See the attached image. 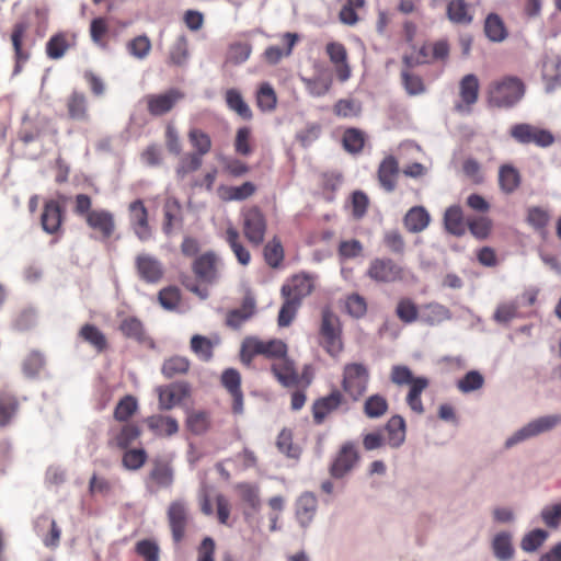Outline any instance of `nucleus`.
Returning a JSON list of instances; mask_svg holds the SVG:
<instances>
[{"instance_id":"obj_15","label":"nucleus","mask_w":561,"mask_h":561,"mask_svg":"<svg viewBox=\"0 0 561 561\" xmlns=\"http://www.w3.org/2000/svg\"><path fill=\"white\" fill-rule=\"evenodd\" d=\"M135 268L139 279L147 284H158L164 275L162 262L148 253H140L135 257Z\"/></svg>"},{"instance_id":"obj_33","label":"nucleus","mask_w":561,"mask_h":561,"mask_svg":"<svg viewBox=\"0 0 561 561\" xmlns=\"http://www.w3.org/2000/svg\"><path fill=\"white\" fill-rule=\"evenodd\" d=\"M522 183L520 172L512 164H502L499 169V186L505 194L514 193Z\"/></svg>"},{"instance_id":"obj_46","label":"nucleus","mask_w":561,"mask_h":561,"mask_svg":"<svg viewBox=\"0 0 561 561\" xmlns=\"http://www.w3.org/2000/svg\"><path fill=\"white\" fill-rule=\"evenodd\" d=\"M265 263L272 268H278L285 257L284 248L278 237L270 240L263 249Z\"/></svg>"},{"instance_id":"obj_40","label":"nucleus","mask_w":561,"mask_h":561,"mask_svg":"<svg viewBox=\"0 0 561 561\" xmlns=\"http://www.w3.org/2000/svg\"><path fill=\"white\" fill-rule=\"evenodd\" d=\"M225 239L236 255L238 262L243 266L249 265L251 262V254L249 250L241 243L240 233L233 226L230 225L226 229Z\"/></svg>"},{"instance_id":"obj_31","label":"nucleus","mask_w":561,"mask_h":561,"mask_svg":"<svg viewBox=\"0 0 561 561\" xmlns=\"http://www.w3.org/2000/svg\"><path fill=\"white\" fill-rule=\"evenodd\" d=\"M255 312V300L252 296L247 295L243 298L240 308L232 309L227 314V324L233 329L240 328Z\"/></svg>"},{"instance_id":"obj_47","label":"nucleus","mask_w":561,"mask_h":561,"mask_svg":"<svg viewBox=\"0 0 561 561\" xmlns=\"http://www.w3.org/2000/svg\"><path fill=\"white\" fill-rule=\"evenodd\" d=\"M484 32L486 37L492 42H503L507 37V30L496 13H490L484 22Z\"/></svg>"},{"instance_id":"obj_12","label":"nucleus","mask_w":561,"mask_h":561,"mask_svg":"<svg viewBox=\"0 0 561 561\" xmlns=\"http://www.w3.org/2000/svg\"><path fill=\"white\" fill-rule=\"evenodd\" d=\"M129 225L139 241L146 242L152 238V227L149 224V211L142 199L138 198L129 203Z\"/></svg>"},{"instance_id":"obj_22","label":"nucleus","mask_w":561,"mask_h":561,"mask_svg":"<svg viewBox=\"0 0 561 561\" xmlns=\"http://www.w3.org/2000/svg\"><path fill=\"white\" fill-rule=\"evenodd\" d=\"M221 383L232 397V412L241 414L243 412V393L241 390V375L234 368L224 370Z\"/></svg>"},{"instance_id":"obj_43","label":"nucleus","mask_w":561,"mask_h":561,"mask_svg":"<svg viewBox=\"0 0 561 561\" xmlns=\"http://www.w3.org/2000/svg\"><path fill=\"white\" fill-rule=\"evenodd\" d=\"M19 400L9 391H0V427L10 424L19 411Z\"/></svg>"},{"instance_id":"obj_1","label":"nucleus","mask_w":561,"mask_h":561,"mask_svg":"<svg viewBox=\"0 0 561 561\" xmlns=\"http://www.w3.org/2000/svg\"><path fill=\"white\" fill-rule=\"evenodd\" d=\"M390 380L397 386L409 385V392L407 394V404L409 408L417 413H424L421 394L428 387L430 380L426 377H414L412 370L405 365H393L390 371Z\"/></svg>"},{"instance_id":"obj_21","label":"nucleus","mask_w":561,"mask_h":561,"mask_svg":"<svg viewBox=\"0 0 561 561\" xmlns=\"http://www.w3.org/2000/svg\"><path fill=\"white\" fill-rule=\"evenodd\" d=\"M85 222L90 229L100 234L102 240H108L116 230L114 214L107 209H93Z\"/></svg>"},{"instance_id":"obj_8","label":"nucleus","mask_w":561,"mask_h":561,"mask_svg":"<svg viewBox=\"0 0 561 561\" xmlns=\"http://www.w3.org/2000/svg\"><path fill=\"white\" fill-rule=\"evenodd\" d=\"M510 135L522 145L534 144L542 148L551 146L556 140L551 131L527 123L512 126Z\"/></svg>"},{"instance_id":"obj_59","label":"nucleus","mask_w":561,"mask_h":561,"mask_svg":"<svg viewBox=\"0 0 561 561\" xmlns=\"http://www.w3.org/2000/svg\"><path fill=\"white\" fill-rule=\"evenodd\" d=\"M188 55V41L185 35H181L170 47L169 62L175 66H183L186 62Z\"/></svg>"},{"instance_id":"obj_55","label":"nucleus","mask_w":561,"mask_h":561,"mask_svg":"<svg viewBox=\"0 0 561 561\" xmlns=\"http://www.w3.org/2000/svg\"><path fill=\"white\" fill-rule=\"evenodd\" d=\"M366 135L363 130L351 127L343 134V147L347 152L359 153L365 146Z\"/></svg>"},{"instance_id":"obj_53","label":"nucleus","mask_w":561,"mask_h":561,"mask_svg":"<svg viewBox=\"0 0 561 561\" xmlns=\"http://www.w3.org/2000/svg\"><path fill=\"white\" fill-rule=\"evenodd\" d=\"M256 191L252 182H244L240 186H225L219 190L220 196L225 201H244L251 197Z\"/></svg>"},{"instance_id":"obj_62","label":"nucleus","mask_w":561,"mask_h":561,"mask_svg":"<svg viewBox=\"0 0 561 561\" xmlns=\"http://www.w3.org/2000/svg\"><path fill=\"white\" fill-rule=\"evenodd\" d=\"M333 112L342 118L357 117L362 113V104L354 99H341L334 104Z\"/></svg>"},{"instance_id":"obj_37","label":"nucleus","mask_w":561,"mask_h":561,"mask_svg":"<svg viewBox=\"0 0 561 561\" xmlns=\"http://www.w3.org/2000/svg\"><path fill=\"white\" fill-rule=\"evenodd\" d=\"M141 435V428L134 422L124 423L121 428L113 433L112 442L119 449H127Z\"/></svg>"},{"instance_id":"obj_4","label":"nucleus","mask_w":561,"mask_h":561,"mask_svg":"<svg viewBox=\"0 0 561 561\" xmlns=\"http://www.w3.org/2000/svg\"><path fill=\"white\" fill-rule=\"evenodd\" d=\"M319 334V343L329 355L336 357L342 353L344 344L341 321L330 307H324L321 311Z\"/></svg>"},{"instance_id":"obj_48","label":"nucleus","mask_w":561,"mask_h":561,"mask_svg":"<svg viewBox=\"0 0 561 561\" xmlns=\"http://www.w3.org/2000/svg\"><path fill=\"white\" fill-rule=\"evenodd\" d=\"M550 220V213L546 208L533 206L527 209V224L541 234L546 233V229L549 226Z\"/></svg>"},{"instance_id":"obj_20","label":"nucleus","mask_w":561,"mask_h":561,"mask_svg":"<svg viewBox=\"0 0 561 561\" xmlns=\"http://www.w3.org/2000/svg\"><path fill=\"white\" fill-rule=\"evenodd\" d=\"M65 107L68 119L79 123L90 122L89 100L83 91H71L65 100Z\"/></svg>"},{"instance_id":"obj_9","label":"nucleus","mask_w":561,"mask_h":561,"mask_svg":"<svg viewBox=\"0 0 561 561\" xmlns=\"http://www.w3.org/2000/svg\"><path fill=\"white\" fill-rule=\"evenodd\" d=\"M167 518L173 541L180 543L185 538L191 522L187 503L184 500L172 501L167 511Z\"/></svg>"},{"instance_id":"obj_42","label":"nucleus","mask_w":561,"mask_h":561,"mask_svg":"<svg viewBox=\"0 0 561 561\" xmlns=\"http://www.w3.org/2000/svg\"><path fill=\"white\" fill-rule=\"evenodd\" d=\"M298 41V36L295 33H285L283 35V42L286 45V49L278 46H268L264 51V59L271 64L276 65L280 61L284 56H289L293 51L295 44Z\"/></svg>"},{"instance_id":"obj_63","label":"nucleus","mask_w":561,"mask_h":561,"mask_svg":"<svg viewBox=\"0 0 561 561\" xmlns=\"http://www.w3.org/2000/svg\"><path fill=\"white\" fill-rule=\"evenodd\" d=\"M561 65L558 59H548L542 65V77L547 89L552 90L561 82Z\"/></svg>"},{"instance_id":"obj_32","label":"nucleus","mask_w":561,"mask_h":561,"mask_svg":"<svg viewBox=\"0 0 561 561\" xmlns=\"http://www.w3.org/2000/svg\"><path fill=\"white\" fill-rule=\"evenodd\" d=\"M182 221V206L178 198L168 197L163 204V224L162 231L170 236L173 232L174 225Z\"/></svg>"},{"instance_id":"obj_18","label":"nucleus","mask_w":561,"mask_h":561,"mask_svg":"<svg viewBox=\"0 0 561 561\" xmlns=\"http://www.w3.org/2000/svg\"><path fill=\"white\" fill-rule=\"evenodd\" d=\"M65 219V209L56 199L45 202L41 215V226L48 234H61L62 222Z\"/></svg>"},{"instance_id":"obj_11","label":"nucleus","mask_w":561,"mask_h":561,"mask_svg":"<svg viewBox=\"0 0 561 561\" xmlns=\"http://www.w3.org/2000/svg\"><path fill=\"white\" fill-rule=\"evenodd\" d=\"M403 267L389 257L374 259L367 268L366 275L377 283H394L403 279Z\"/></svg>"},{"instance_id":"obj_30","label":"nucleus","mask_w":561,"mask_h":561,"mask_svg":"<svg viewBox=\"0 0 561 561\" xmlns=\"http://www.w3.org/2000/svg\"><path fill=\"white\" fill-rule=\"evenodd\" d=\"M148 428L157 436H172L179 432V423L172 416L150 415L145 420Z\"/></svg>"},{"instance_id":"obj_24","label":"nucleus","mask_w":561,"mask_h":561,"mask_svg":"<svg viewBox=\"0 0 561 561\" xmlns=\"http://www.w3.org/2000/svg\"><path fill=\"white\" fill-rule=\"evenodd\" d=\"M479 80L476 75H466L459 82L460 103L456 104L458 112H469L471 106L477 103L479 96Z\"/></svg>"},{"instance_id":"obj_64","label":"nucleus","mask_w":561,"mask_h":561,"mask_svg":"<svg viewBox=\"0 0 561 561\" xmlns=\"http://www.w3.org/2000/svg\"><path fill=\"white\" fill-rule=\"evenodd\" d=\"M396 314L403 323H413L419 319V308L412 299L402 298L397 305Z\"/></svg>"},{"instance_id":"obj_26","label":"nucleus","mask_w":561,"mask_h":561,"mask_svg":"<svg viewBox=\"0 0 561 561\" xmlns=\"http://www.w3.org/2000/svg\"><path fill=\"white\" fill-rule=\"evenodd\" d=\"M399 172V162L396 157L387 156L382 159L377 170V178L386 192L391 193L396 190Z\"/></svg>"},{"instance_id":"obj_2","label":"nucleus","mask_w":561,"mask_h":561,"mask_svg":"<svg viewBox=\"0 0 561 561\" xmlns=\"http://www.w3.org/2000/svg\"><path fill=\"white\" fill-rule=\"evenodd\" d=\"M287 353V344L279 339L261 340L256 336H247L241 344L240 359L244 365L250 366L256 356L274 362Z\"/></svg>"},{"instance_id":"obj_39","label":"nucleus","mask_w":561,"mask_h":561,"mask_svg":"<svg viewBox=\"0 0 561 561\" xmlns=\"http://www.w3.org/2000/svg\"><path fill=\"white\" fill-rule=\"evenodd\" d=\"M446 13L454 24L468 25L473 20L470 7L465 0H450L447 3Z\"/></svg>"},{"instance_id":"obj_41","label":"nucleus","mask_w":561,"mask_h":561,"mask_svg":"<svg viewBox=\"0 0 561 561\" xmlns=\"http://www.w3.org/2000/svg\"><path fill=\"white\" fill-rule=\"evenodd\" d=\"M225 100L230 111L234 112L244 121H251L253 113L249 104L244 101L242 94L237 89H228L225 93Z\"/></svg>"},{"instance_id":"obj_36","label":"nucleus","mask_w":561,"mask_h":561,"mask_svg":"<svg viewBox=\"0 0 561 561\" xmlns=\"http://www.w3.org/2000/svg\"><path fill=\"white\" fill-rule=\"evenodd\" d=\"M430 214L423 206H414L408 210L403 222L408 231L421 232L430 225Z\"/></svg>"},{"instance_id":"obj_61","label":"nucleus","mask_w":561,"mask_h":561,"mask_svg":"<svg viewBox=\"0 0 561 561\" xmlns=\"http://www.w3.org/2000/svg\"><path fill=\"white\" fill-rule=\"evenodd\" d=\"M119 331L125 337L133 339L138 342L142 341L145 337L142 322L135 317H127L122 320Z\"/></svg>"},{"instance_id":"obj_25","label":"nucleus","mask_w":561,"mask_h":561,"mask_svg":"<svg viewBox=\"0 0 561 561\" xmlns=\"http://www.w3.org/2000/svg\"><path fill=\"white\" fill-rule=\"evenodd\" d=\"M190 388L187 383H173L158 389L159 409L168 411L178 405L183 399L188 397Z\"/></svg>"},{"instance_id":"obj_51","label":"nucleus","mask_w":561,"mask_h":561,"mask_svg":"<svg viewBox=\"0 0 561 561\" xmlns=\"http://www.w3.org/2000/svg\"><path fill=\"white\" fill-rule=\"evenodd\" d=\"M203 164V158L198 153L187 152L183 154L175 168V174L179 180L185 179L188 174L197 171Z\"/></svg>"},{"instance_id":"obj_52","label":"nucleus","mask_w":561,"mask_h":561,"mask_svg":"<svg viewBox=\"0 0 561 561\" xmlns=\"http://www.w3.org/2000/svg\"><path fill=\"white\" fill-rule=\"evenodd\" d=\"M188 141L194 149V153L204 157L211 150L210 136L199 128H191L187 134Z\"/></svg>"},{"instance_id":"obj_49","label":"nucleus","mask_w":561,"mask_h":561,"mask_svg":"<svg viewBox=\"0 0 561 561\" xmlns=\"http://www.w3.org/2000/svg\"><path fill=\"white\" fill-rule=\"evenodd\" d=\"M306 90L311 96L321 98L329 93L332 88L333 80L330 76H314L312 78H302Z\"/></svg>"},{"instance_id":"obj_13","label":"nucleus","mask_w":561,"mask_h":561,"mask_svg":"<svg viewBox=\"0 0 561 561\" xmlns=\"http://www.w3.org/2000/svg\"><path fill=\"white\" fill-rule=\"evenodd\" d=\"M314 289V276L308 273H298L293 275L282 286L280 294L283 298H288L301 305Z\"/></svg>"},{"instance_id":"obj_16","label":"nucleus","mask_w":561,"mask_h":561,"mask_svg":"<svg viewBox=\"0 0 561 561\" xmlns=\"http://www.w3.org/2000/svg\"><path fill=\"white\" fill-rule=\"evenodd\" d=\"M325 54L334 68L336 79L340 82L347 81L352 76V68L345 45L340 42H329L325 45Z\"/></svg>"},{"instance_id":"obj_19","label":"nucleus","mask_w":561,"mask_h":561,"mask_svg":"<svg viewBox=\"0 0 561 561\" xmlns=\"http://www.w3.org/2000/svg\"><path fill=\"white\" fill-rule=\"evenodd\" d=\"M78 36L73 32L64 31L53 34L46 43L45 53L51 60H58L77 46Z\"/></svg>"},{"instance_id":"obj_45","label":"nucleus","mask_w":561,"mask_h":561,"mask_svg":"<svg viewBox=\"0 0 561 561\" xmlns=\"http://www.w3.org/2000/svg\"><path fill=\"white\" fill-rule=\"evenodd\" d=\"M137 410V399L131 394H126L117 402L113 417L117 422L129 423V420L136 414Z\"/></svg>"},{"instance_id":"obj_27","label":"nucleus","mask_w":561,"mask_h":561,"mask_svg":"<svg viewBox=\"0 0 561 561\" xmlns=\"http://www.w3.org/2000/svg\"><path fill=\"white\" fill-rule=\"evenodd\" d=\"M193 272L201 280L211 283L217 277V256L213 252H206L196 257Z\"/></svg>"},{"instance_id":"obj_58","label":"nucleus","mask_w":561,"mask_h":561,"mask_svg":"<svg viewBox=\"0 0 561 561\" xmlns=\"http://www.w3.org/2000/svg\"><path fill=\"white\" fill-rule=\"evenodd\" d=\"M108 24L105 18H95L90 23V36L92 42L101 48H107Z\"/></svg>"},{"instance_id":"obj_3","label":"nucleus","mask_w":561,"mask_h":561,"mask_svg":"<svg viewBox=\"0 0 561 561\" xmlns=\"http://www.w3.org/2000/svg\"><path fill=\"white\" fill-rule=\"evenodd\" d=\"M525 85L517 77H504L490 83L488 88L489 103L496 107H512L524 95Z\"/></svg>"},{"instance_id":"obj_57","label":"nucleus","mask_w":561,"mask_h":561,"mask_svg":"<svg viewBox=\"0 0 561 561\" xmlns=\"http://www.w3.org/2000/svg\"><path fill=\"white\" fill-rule=\"evenodd\" d=\"M236 490L243 503L254 511H257L261 506L260 489L257 485L242 482L237 484Z\"/></svg>"},{"instance_id":"obj_34","label":"nucleus","mask_w":561,"mask_h":561,"mask_svg":"<svg viewBox=\"0 0 561 561\" xmlns=\"http://www.w3.org/2000/svg\"><path fill=\"white\" fill-rule=\"evenodd\" d=\"M385 442L391 447H399L405 439V422L402 416L393 415L385 426Z\"/></svg>"},{"instance_id":"obj_35","label":"nucleus","mask_w":561,"mask_h":561,"mask_svg":"<svg viewBox=\"0 0 561 561\" xmlns=\"http://www.w3.org/2000/svg\"><path fill=\"white\" fill-rule=\"evenodd\" d=\"M79 337L90 344L98 353L104 352L108 344L105 334L94 324H83L78 333Z\"/></svg>"},{"instance_id":"obj_56","label":"nucleus","mask_w":561,"mask_h":561,"mask_svg":"<svg viewBox=\"0 0 561 561\" xmlns=\"http://www.w3.org/2000/svg\"><path fill=\"white\" fill-rule=\"evenodd\" d=\"M492 549L494 556L501 561L510 560L514 554V548L512 546V538L508 533L497 534L492 542Z\"/></svg>"},{"instance_id":"obj_29","label":"nucleus","mask_w":561,"mask_h":561,"mask_svg":"<svg viewBox=\"0 0 561 561\" xmlns=\"http://www.w3.org/2000/svg\"><path fill=\"white\" fill-rule=\"evenodd\" d=\"M271 370L283 386H294L298 380L294 363L289 359L287 354L274 360Z\"/></svg>"},{"instance_id":"obj_44","label":"nucleus","mask_w":561,"mask_h":561,"mask_svg":"<svg viewBox=\"0 0 561 561\" xmlns=\"http://www.w3.org/2000/svg\"><path fill=\"white\" fill-rule=\"evenodd\" d=\"M445 229L457 237L462 236L466 232L463 214L460 206H450L446 209L444 215Z\"/></svg>"},{"instance_id":"obj_54","label":"nucleus","mask_w":561,"mask_h":561,"mask_svg":"<svg viewBox=\"0 0 561 561\" xmlns=\"http://www.w3.org/2000/svg\"><path fill=\"white\" fill-rule=\"evenodd\" d=\"M49 527V533L47 535H42L43 543L46 547L55 548L58 546L60 540V529L58 528L56 522L48 516H39L36 522V528L38 529V533L44 528Z\"/></svg>"},{"instance_id":"obj_10","label":"nucleus","mask_w":561,"mask_h":561,"mask_svg":"<svg viewBox=\"0 0 561 561\" xmlns=\"http://www.w3.org/2000/svg\"><path fill=\"white\" fill-rule=\"evenodd\" d=\"M561 423V415L554 414V415H546L538 417L525 426H523L520 430H518L516 433H514L511 437L507 438L505 442V446L507 448L524 442L528 438L535 437L539 434L546 433L553 427H556L558 424Z\"/></svg>"},{"instance_id":"obj_50","label":"nucleus","mask_w":561,"mask_h":561,"mask_svg":"<svg viewBox=\"0 0 561 561\" xmlns=\"http://www.w3.org/2000/svg\"><path fill=\"white\" fill-rule=\"evenodd\" d=\"M388 409L389 403L387 399L378 393L369 396L363 407L364 414L368 419H379L388 412Z\"/></svg>"},{"instance_id":"obj_14","label":"nucleus","mask_w":561,"mask_h":561,"mask_svg":"<svg viewBox=\"0 0 561 561\" xmlns=\"http://www.w3.org/2000/svg\"><path fill=\"white\" fill-rule=\"evenodd\" d=\"M184 98L179 89H169L164 93L147 94L145 102L147 111L152 116H163L171 112L175 104Z\"/></svg>"},{"instance_id":"obj_23","label":"nucleus","mask_w":561,"mask_h":561,"mask_svg":"<svg viewBox=\"0 0 561 561\" xmlns=\"http://www.w3.org/2000/svg\"><path fill=\"white\" fill-rule=\"evenodd\" d=\"M358 460V453L352 443L344 444L334 458L330 473L334 478L344 477Z\"/></svg>"},{"instance_id":"obj_7","label":"nucleus","mask_w":561,"mask_h":561,"mask_svg":"<svg viewBox=\"0 0 561 561\" xmlns=\"http://www.w3.org/2000/svg\"><path fill=\"white\" fill-rule=\"evenodd\" d=\"M242 232L250 244L257 248L263 244L267 231V220L257 206H251L241 214Z\"/></svg>"},{"instance_id":"obj_5","label":"nucleus","mask_w":561,"mask_h":561,"mask_svg":"<svg viewBox=\"0 0 561 561\" xmlns=\"http://www.w3.org/2000/svg\"><path fill=\"white\" fill-rule=\"evenodd\" d=\"M370 373L362 363H348L343 367L341 387L352 401H359L368 389Z\"/></svg>"},{"instance_id":"obj_28","label":"nucleus","mask_w":561,"mask_h":561,"mask_svg":"<svg viewBox=\"0 0 561 561\" xmlns=\"http://www.w3.org/2000/svg\"><path fill=\"white\" fill-rule=\"evenodd\" d=\"M318 508L317 497L309 492L301 494L296 502V517L301 527L312 522Z\"/></svg>"},{"instance_id":"obj_60","label":"nucleus","mask_w":561,"mask_h":561,"mask_svg":"<svg viewBox=\"0 0 561 561\" xmlns=\"http://www.w3.org/2000/svg\"><path fill=\"white\" fill-rule=\"evenodd\" d=\"M190 369V360L183 356H172L164 360L161 371L167 378L184 375Z\"/></svg>"},{"instance_id":"obj_38","label":"nucleus","mask_w":561,"mask_h":561,"mask_svg":"<svg viewBox=\"0 0 561 561\" xmlns=\"http://www.w3.org/2000/svg\"><path fill=\"white\" fill-rule=\"evenodd\" d=\"M186 428L194 435L205 434L211 426V416L205 410H192L187 412Z\"/></svg>"},{"instance_id":"obj_6","label":"nucleus","mask_w":561,"mask_h":561,"mask_svg":"<svg viewBox=\"0 0 561 561\" xmlns=\"http://www.w3.org/2000/svg\"><path fill=\"white\" fill-rule=\"evenodd\" d=\"M10 42L14 53L13 73L22 71L23 66L32 56V43L30 39V23L27 21H18L12 25Z\"/></svg>"},{"instance_id":"obj_17","label":"nucleus","mask_w":561,"mask_h":561,"mask_svg":"<svg viewBox=\"0 0 561 561\" xmlns=\"http://www.w3.org/2000/svg\"><path fill=\"white\" fill-rule=\"evenodd\" d=\"M346 403L345 396L339 390L333 389L328 396L317 399L312 404L313 422L318 425L333 412Z\"/></svg>"}]
</instances>
